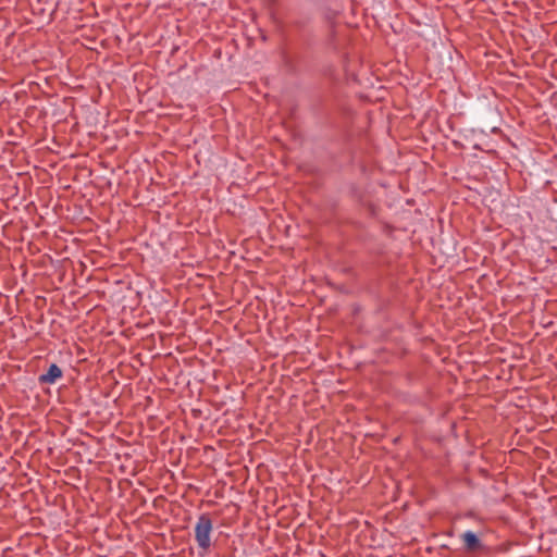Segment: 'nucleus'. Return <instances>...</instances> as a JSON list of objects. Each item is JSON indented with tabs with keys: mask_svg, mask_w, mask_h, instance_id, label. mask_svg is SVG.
<instances>
[{
	"mask_svg": "<svg viewBox=\"0 0 557 557\" xmlns=\"http://www.w3.org/2000/svg\"><path fill=\"white\" fill-rule=\"evenodd\" d=\"M463 541L465 549L469 553H475L483 548L482 541L472 531H467L461 535Z\"/></svg>",
	"mask_w": 557,
	"mask_h": 557,
	"instance_id": "nucleus-3",
	"label": "nucleus"
},
{
	"mask_svg": "<svg viewBox=\"0 0 557 557\" xmlns=\"http://www.w3.org/2000/svg\"><path fill=\"white\" fill-rule=\"evenodd\" d=\"M63 375L62 369L57 363H51L46 373L38 376L39 384H54Z\"/></svg>",
	"mask_w": 557,
	"mask_h": 557,
	"instance_id": "nucleus-2",
	"label": "nucleus"
},
{
	"mask_svg": "<svg viewBox=\"0 0 557 557\" xmlns=\"http://www.w3.org/2000/svg\"><path fill=\"white\" fill-rule=\"evenodd\" d=\"M213 531V522L209 513H201L198 517L194 532L197 543L199 556L208 555L211 548V533Z\"/></svg>",
	"mask_w": 557,
	"mask_h": 557,
	"instance_id": "nucleus-1",
	"label": "nucleus"
}]
</instances>
